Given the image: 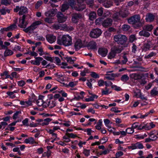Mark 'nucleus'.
I'll return each mask as SVG.
<instances>
[{
    "label": "nucleus",
    "instance_id": "obj_1",
    "mask_svg": "<svg viewBox=\"0 0 158 158\" xmlns=\"http://www.w3.org/2000/svg\"><path fill=\"white\" fill-rule=\"evenodd\" d=\"M72 40L71 36L65 35H63L61 39L57 40V43L59 45L63 44L65 46H69L72 44Z\"/></svg>",
    "mask_w": 158,
    "mask_h": 158
},
{
    "label": "nucleus",
    "instance_id": "obj_2",
    "mask_svg": "<svg viewBox=\"0 0 158 158\" xmlns=\"http://www.w3.org/2000/svg\"><path fill=\"white\" fill-rule=\"evenodd\" d=\"M114 40L118 44L122 45L127 42V38L125 35L118 34L114 36Z\"/></svg>",
    "mask_w": 158,
    "mask_h": 158
},
{
    "label": "nucleus",
    "instance_id": "obj_3",
    "mask_svg": "<svg viewBox=\"0 0 158 158\" xmlns=\"http://www.w3.org/2000/svg\"><path fill=\"white\" fill-rule=\"evenodd\" d=\"M127 21L128 22L131 24H135L139 23V26L140 27L142 25L140 23V17L138 15H135L131 16L128 19Z\"/></svg>",
    "mask_w": 158,
    "mask_h": 158
},
{
    "label": "nucleus",
    "instance_id": "obj_4",
    "mask_svg": "<svg viewBox=\"0 0 158 158\" xmlns=\"http://www.w3.org/2000/svg\"><path fill=\"white\" fill-rule=\"evenodd\" d=\"M102 33L101 29L99 28L93 29L90 33V36L94 38H96L99 37Z\"/></svg>",
    "mask_w": 158,
    "mask_h": 158
},
{
    "label": "nucleus",
    "instance_id": "obj_5",
    "mask_svg": "<svg viewBox=\"0 0 158 158\" xmlns=\"http://www.w3.org/2000/svg\"><path fill=\"white\" fill-rule=\"evenodd\" d=\"M19 11V15H23L28 12L27 8L24 6L19 7V6H16V8L14 9V11L15 12H17Z\"/></svg>",
    "mask_w": 158,
    "mask_h": 158
},
{
    "label": "nucleus",
    "instance_id": "obj_6",
    "mask_svg": "<svg viewBox=\"0 0 158 158\" xmlns=\"http://www.w3.org/2000/svg\"><path fill=\"white\" fill-rule=\"evenodd\" d=\"M41 23L40 21H37L33 23L29 27L25 29H24L23 31L27 33L29 31H31L35 29L38 26L41 24Z\"/></svg>",
    "mask_w": 158,
    "mask_h": 158
},
{
    "label": "nucleus",
    "instance_id": "obj_7",
    "mask_svg": "<svg viewBox=\"0 0 158 158\" xmlns=\"http://www.w3.org/2000/svg\"><path fill=\"white\" fill-rule=\"evenodd\" d=\"M56 17L57 18L58 21L60 23L65 22L67 18V16H65L61 12H58Z\"/></svg>",
    "mask_w": 158,
    "mask_h": 158
},
{
    "label": "nucleus",
    "instance_id": "obj_8",
    "mask_svg": "<svg viewBox=\"0 0 158 158\" xmlns=\"http://www.w3.org/2000/svg\"><path fill=\"white\" fill-rule=\"evenodd\" d=\"M82 15L80 13H74L72 15V21L73 23H77L80 19L82 18Z\"/></svg>",
    "mask_w": 158,
    "mask_h": 158
},
{
    "label": "nucleus",
    "instance_id": "obj_9",
    "mask_svg": "<svg viewBox=\"0 0 158 158\" xmlns=\"http://www.w3.org/2000/svg\"><path fill=\"white\" fill-rule=\"evenodd\" d=\"M77 1L78 4L75 7V9L76 10L81 11L85 8V5L81 3V2L83 1V0H77Z\"/></svg>",
    "mask_w": 158,
    "mask_h": 158
},
{
    "label": "nucleus",
    "instance_id": "obj_10",
    "mask_svg": "<svg viewBox=\"0 0 158 158\" xmlns=\"http://www.w3.org/2000/svg\"><path fill=\"white\" fill-rule=\"evenodd\" d=\"M112 20L110 18H107L103 21L102 23V26L105 27H107L112 25Z\"/></svg>",
    "mask_w": 158,
    "mask_h": 158
},
{
    "label": "nucleus",
    "instance_id": "obj_11",
    "mask_svg": "<svg viewBox=\"0 0 158 158\" xmlns=\"http://www.w3.org/2000/svg\"><path fill=\"white\" fill-rule=\"evenodd\" d=\"M111 49L114 51L116 54L119 53L123 50V47L122 46H120L119 45H115Z\"/></svg>",
    "mask_w": 158,
    "mask_h": 158
},
{
    "label": "nucleus",
    "instance_id": "obj_12",
    "mask_svg": "<svg viewBox=\"0 0 158 158\" xmlns=\"http://www.w3.org/2000/svg\"><path fill=\"white\" fill-rule=\"evenodd\" d=\"M47 40L50 43H52L56 40V37L55 36L52 34H48L46 36Z\"/></svg>",
    "mask_w": 158,
    "mask_h": 158
},
{
    "label": "nucleus",
    "instance_id": "obj_13",
    "mask_svg": "<svg viewBox=\"0 0 158 158\" xmlns=\"http://www.w3.org/2000/svg\"><path fill=\"white\" fill-rule=\"evenodd\" d=\"M98 52L99 54L102 57H105L106 56L108 52L107 49L104 48H101L98 49Z\"/></svg>",
    "mask_w": 158,
    "mask_h": 158
},
{
    "label": "nucleus",
    "instance_id": "obj_14",
    "mask_svg": "<svg viewBox=\"0 0 158 158\" xmlns=\"http://www.w3.org/2000/svg\"><path fill=\"white\" fill-rule=\"evenodd\" d=\"M155 16L151 13H148L146 16L145 20L147 22H152L155 19Z\"/></svg>",
    "mask_w": 158,
    "mask_h": 158
},
{
    "label": "nucleus",
    "instance_id": "obj_15",
    "mask_svg": "<svg viewBox=\"0 0 158 158\" xmlns=\"http://www.w3.org/2000/svg\"><path fill=\"white\" fill-rule=\"evenodd\" d=\"M56 10V9H52L46 12L45 15L47 17H53L55 15Z\"/></svg>",
    "mask_w": 158,
    "mask_h": 158
},
{
    "label": "nucleus",
    "instance_id": "obj_16",
    "mask_svg": "<svg viewBox=\"0 0 158 158\" xmlns=\"http://www.w3.org/2000/svg\"><path fill=\"white\" fill-rule=\"evenodd\" d=\"M44 97V96H41L39 97V99L36 101V103L38 106H43L44 107H45L44 105H46L45 104V102H44L43 100L42 99V98Z\"/></svg>",
    "mask_w": 158,
    "mask_h": 158
},
{
    "label": "nucleus",
    "instance_id": "obj_17",
    "mask_svg": "<svg viewBox=\"0 0 158 158\" xmlns=\"http://www.w3.org/2000/svg\"><path fill=\"white\" fill-rule=\"evenodd\" d=\"M48 104H46L45 105V107L48 106L50 108H52L56 106V102L55 101H51L50 100H47Z\"/></svg>",
    "mask_w": 158,
    "mask_h": 158
},
{
    "label": "nucleus",
    "instance_id": "obj_18",
    "mask_svg": "<svg viewBox=\"0 0 158 158\" xmlns=\"http://www.w3.org/2000/svg\"><path fill=\"white\" fill-rule=\"evenodd\" d=\"M69 6L68 3H64L61 5L60 7V10L62 12H64L67 10L69 8Z\"/></svg>",
    "mask_w": 158,
    "mask_h": 158
},
{
    "label": "nucleus",
    "instance_id": "obj_19",
    "mask_svg": "<svg viewBox=\"0 0 158 158\" xmlns=\"http://www.w3.org/2000/svg\"><path fill=\"white\" fill-rule=\"evenodd\" d=\"M82 46V44L81 40H77L74 44V47L76 50H78Z\"/></svg>",
    "mask_w": 158,
    "mask_h": 158
},
{
    "label": "nucleus",
    "instance_id": "obj_20",
    "mask_svg": "<svg viewBox=\"0 0 158 158\" xmlns=\"http://www.w3.org/2000/svg\"><path fill=\"white\" fill-rule=\"evenodd\" d=\"M151 46V43L150 41L145 43L143 48V50L146 51L149 50Z\"/></svg>",
    "mask_w": 158,
    "mask_h": 158
},
{
    "label": "nucleus",
    "instance_id": "obj_21",
    "mask_svg": "<svg viewBox=\"0 0 158 158\" xmlns=\"http://www.w3.org/2000/svg\"><path fill=\"white\" fill-rule=\"evenodd\" d=\"M120 14V16L123 18H125L127 17L128 15V11L125 10H120L119 11Z\"/></svg>",
    "mask_w": 158,
    "mask_h": 158
},
{
    "label": "nucleus",
    "instance_id": "obj_22",
    "mask_svg": "<svg viewBox=\"0 0 158 158\" xmlns=\"http://www.w3.org/2000/svg\"><path fill=\"white\" fill-rule=\"evenodd\" d=\"M19 21L20 24L19 25V26L21 28H25L27 24V21H24L21 20L20 19V18L19 19Z\"/></svg>",
    "mask_w": 158,
    "mask_h": 158
},
{
    "label": "nucleus",
    "instance_id": "obj_23",
    "mask_svg": "<svg viewBox=\"0 0 158 158\" xmlns=\"http://www.w3.org/2000/svg\"><path fill=\"white\" fill-rule=\"evenodd\" d=\"M139 35L141 36H143L146 37H148L150 35V34L145 30H143L139 32Z\"/></svg>",
    "mask_w": 158,
    "mask_h": 158
},
{
    "label": "nucleus",
    "instance_id": "obj_24",
    "mask_svg": "<svg viewBox=\"0 0 158 158\" xmlns=\"http://www.w3.org/2000/svg\"><path fill=\"white\" fill-rule=\"evenodd\" d=\"M150 94L152 96L158 95V89L157 87H155L152 89L150 92Z\"/></svg>",
    "mask_w": 158,
    "mask_h": 158
},
{
    "label": "nucleus",
    "instance_id": "obj_25",
    "mask_svg": "<svg viewBox=\"0 0 158 158\" xmlns=\"http://www.w3.org/2000/svg\"><path fill=\"white\" fill-rule=\"evenodd\" d=\"M36 60L34 62H31V63L33 64L39 65L40 64V61L43 60L42 58L41 57H37L35 58Z\"/></svg>",
    "mask_w": 158,
    "mask_h": 158
},
{
    "label": "nucleus",
    "instance_id": "obj_26",
    "mask_svg": "<svg viewBox=\"0 0 158 158\" xmlns=\"http://www.w3.org/2000/svg\"><path fill=\"white\" fill-rule=\"evenodd\" d=\"M131 76L132 78L135 80H139L142 78L140 75L137 73L132 74Z\"/></svg>",
    "mask_w": 158,
    "mask_h": 158
},
{
    "label": "nucleus",
    "instance_id": "obj_27",
    "mask_svg": "<svg viewBox=\"0 0 158 158\" xmlns=\"http://www.w3.org/2000/svg\"><path fill=\"white\" fill-rule=\"evenodd\" d=\"M89 19L91 20H92L96 18V14L94 11L91 12L89 14Z\"/></svg>",
    "mask_w": 158,
    "mask_h": 158
},
{
    "label": "nucleus",
    "instance_id": "obj_28",
    "mask_svg": "<svg viewBox=\"0 0 158 158\" xmlns=\"http://www.w3.org/2000/svg\"><path fill=\"white\" fill-rule=\"evenodd\" d=\"M25 142L26 143H31L33 144L34 143H36V142H35L33 138L31 137L28 139H26L25 140Z\"/></svg>",
    "mask_w": 158,
    "mask_h": 158
},
{
    "label": "nucleus",
    "instance_id": "obj_29",
    "mask_svg": "<svg viewBox=\"0 0 158 158\" xmlns=\"http://www.w3.org/2000/svg\"><path fill=\"white\" fill-rule=\"evenodd\" d=\"M113 2L111 1H107L104 3L103 6L106 8H109L112 5Z\"/></svg>",
    "mask_w": 158,
    "mask_h": 158
},
{
    "label": "nucleus",
    "instance_id": "obj_30",
    "mask_svg": "<svg viewBox=\"0 0 158 158\" xmlns=\"http://www.w3.org/2000/svg\"><path fill=\"white\" fill-rule=\"evenodd\" d=\"M90 94H91L92 96L90 97L89 98H87L85 99V101L86 102H89L94 101V98H98V96L92 94H91L89 93Z\"/></svg>",
    "mask_w": 158,
    "mask_h": 158
},
{
    "label": "nucleus",
    "instance_id": "obj_31",
    "mask_svg": "<svg viewBox=\"0 0 158 158\" xmlns=\"http://www.w3.org/2000/svg\"><path fill=\"white\" fill-rule=\"evenodd\" d=\"M153 28V27L152 25H148L143 27L144 30L148 31H151Z\"/></svg>",
    "mask_w": 158,
    "mask_h": 158
},
{
    "label": "nucleus",
    "instance_id": "obj_32",
    "mask_svg": "<svg viewBox=\"0 0 158 158\" xmlns=\"http://www.w3.org/2000/svg\"><path fill=\"white\" fill-rule=\"evenodd\" d=\"M120 14L119 12H116V13L114 14L113 15L112 17L115 20H120Z\"/></svg>",
    "mask_w": 158,
    "mask_h": 158
},
{
    "label": "nucleus",
    "instance_id": "obj_33",
    "mask_svg": "<svg viewBox=\"0 0 158 158\" xmlns=\"http://www.w3.org/2000/svg\"><path fill=\"white\" fill-rule=\"evenodd\" d=\"M1 3L2 4L6 6L10 5L11 3V2L10 0H1Z\"/></svg>",
    "mask_w": 158,
    "mask_h": 158
},
{
    "label": "nucleus",
    "instance_id": "obj_34",
    "mask_svg": "<svg viewBox=\"0 0 158 158\" xmlns=\"http://www.w3.org/2000/svg\"><path fill=\"white\" fill-rule=\"evenodd\" d=\"M90 48L92 49H95L96 48V44L95 42L94 41L90 42L89 44Z\"/></svg>",
    "mask_w": 158,
    "mask_h": 158
},
{
    "label": "nucleus",
    "instance_id": "obj_35",
    "mask_svg": "<svg viewBox=\"0 0 158 158\" xmlns=\"http://www.w3.org/2000/svg\"><path fill=\"white\" fill-rule=\"evenodd\" d=\"M13 54V52L11 50L7 49L4 52V56H6L11 55Z\"/></svg>",
    "mask_w": 158,
    "mask_h": 158
},
{
    "label": "nucleus",
    "instance_id": "obj_36",
    "mask_svg": "<svg viewBox=\"0 0 158 158\" xmlns=\"http://www.w3.org/2000/svg\"><path fill=\"white\" fill-rule=\"evenodd\" d=\"M111 52L109 53L108 55V58L110 59H111L114 58L116 54L112 49H111Z\"/></svg>",
    "mask_w": 158,
    "mask_h": 158
},
{
    "label": "nucleus",
    "instance_id": "obj_37",
    "mask_svg": "<svg viewBox=\"0 0 158 158\" xmlns=\"http://www.w3.org/2000/svg\"><path fill=\"white\" fill-rule=\"evenodd\" d=\"M129 79V77L127 74L123 75L121 78V81L125 82Z\"/></svg>",
    "mask_w": 158,
    "mask_h": 158
},
{
    "label": "nucleus",
    "instance_id": "obj_38",
    "mask_svg": "<svg viewBox=\"0 0 158 158\" xmlns=\"http://www.w3.org/2000/svg\"><path fill=\"white\" fill-rule=\"evenodd\" d=\"M103 19L102 18H99L95 20V23L96 25H100L103 22Z\"/></svg>",
    "mask_w": 158,
    "mask_h": 158
},
{
    "label": "nucleus",
    "instance_id": "obj_39",
    "mask_svg": "<svg viewBox=\"0 0 158 158\" xmlns=\"http://www.w3.org/2000/svg\"><path fill=\"white\" fill-rule=\"evenodd\" d=\"M130 28V26L128 25L124 24L123 25L122 28L124 31H128Z\"/></svg>",
    "mask_w": 158,
    "mask_h": 158
},
{
    "label": "nucleus",
    "instance_id": "obj_40",
    "mask_svg": "<svg viewBox=\"0 0 158 158\" xmlns=\"http://www.w3.org/2000/svg\"><path fill=\"white\" fill-rule=\"evenodd\" d=\"M156 55V53L154 52H152L150 54H148V55L147 56H145L144 58L145 59H148L150 58L151 57H152L153 56H155Z\"/></svg>",
    "mask_w": 158,
    "mask_h": 158
},
{
    "label": "nucleus",
    "instance_id": "obj_41",
    "mask_svg": "<svg viewBox=\"0 0 158 158\" xmlns=\"http://www.w3.org/2000/svg\"><path fill=\"white\" fill-rule=\"evenodd\" d=\"M136 39L135 36L134 35H131L129 38V40L130 42L132 43Z\"/></svg>",
    "mask_w": 158,
    "mask_h": 158
},
{
    "label": "nucleus",
    "instance_id": "obj_42",
    "mask_svg": "<svg viewBox=\"0 0 158 158\" xmlns=\"http://www.w3.org/2000/svg\"><path fill=\"white\" fill-rule=\"evenodd\" d=\"M103 13V9L100 8L98 9L97 11V14L98 15L101 16L102 15Z\"/></svg>",
    "mask_w": 158,
    "mask_h": 158
},
{
    "label": "nucleus",
    "instance_id": "obj_43",
    "mask_svg": "<svg viewBox=\"0 0 158 158\" xmlns=\"http://www.w3.org/2000/svg\"><path fill=\"white\" fill-rule=\"evenodd\" d=\"M43 2L40 0L38 1L35 5V8L38 9L42 4Z\"/></svg>",
    "mask_w": 158,
    "mask_h": 158
},
{
    "label": "nucleus",
    "instance_id": "obj_44",
    "mask_svg": "<svg viewBox=\"0 0 158 158\" xmlns=\"http://www.w3.org/2000/svg\"><path fill=\"white\" fill-rule=\"evenodd\" d=\"M132 67L134 68H137V70H136V71H140L142 69H144V68L140 65H134Z\"/></svg>",
    "mask_w": 158,
    "mask_h": 158
},
{
    "label": "nucleus",
    "instance_id": "obj_45",
    "mask_svg": "<svg viewBox=\"0 0 158 158\" xmlns=\"http://www.w3.org/2000/svg\"><path fill=\"white\" fill-rule=\"evenodd\" d=\"M136 148H138L139 149H142L143 148V144L139 142H137L135 143Z\"/></svg>",
    "mask_w": 158,
    "mask_h": 158
},
{
    "label": "nucleus",
    "instance_id": "obj_46",
    "mask_svg": "<svg viewBox=\"0 0 158 158\" xmlns=\"http://www.w3.org/2000/svg\"><path fill=\"white\" fill-rule=\"evenodd\" d=\"M126 132L129 134H132L134 132V130L131 128H128L126 129Z\"/></svg>",
    "mask_w": 158,
    "mask_h": 158
},
{
    "label": "nucleus",
    "instance_id": "obj_47",
    "mask_svg": "<svg viewBox=\"0 0 158 158\" xmlns=\"http://www.w3.org/2000/svg\"><path fill=\"white\" fill-rule=\"evenodd\" d=\"M111 88L114 89V90L117 91H119L122 90L120 87L117 86L116 85H112Z\"/></svg>",
    "mask_w": 158,
    "mask_h": 158
},
{
    "label": "nucleus",
    "instance_id": "obj_48",
    "mask_svg": "<svg viewBox=\"0 0 158 158\" xmlns=\"http://www.w3.org/2000/svg\"><path fill=\"white\" fill-rule=\"evenodd\" d=\"M90 75L92 77L95 78H98L99 77V76L98 74L94 72H92Z\"/></svg>",
    "mask_w": 158,
    "mask_h": 158
},
{
    "label": "nucleus",
    "instance_id": "obj_49",
    "mask_svg": "<svg viewBox=\"0 0 158 158\" xmlns=\"http://www.w3.org/2000/svg\"><path fill=\"white\" fill-rule=\"evenodd\" d=\"M44 21L47 23H52V19L49 18H46L44 19Z\"/></svg>",
    "mask_w": 158,
    "mask_h": 158
},
{
    "label": "nucleus",
    "instance_id": "obj_50",
    "mask_svg": "<svg viewBox=\"0 0 158 158\" xmlns=\"http://www.w3.org/2000/svg\"><path fill=\"white\" fill-rule=\"evenodd\" d=\"M66 135H68L69 137V138H74L77 137L76 135H74L72 133L70 134L68 133H66Z\"/></svg>",
    "mask_w": 158,
    "mask_h": 158
},
{
    "label": "nucleus",
    "instance_id": "obj_51",
    "mask_svg": "<svg viewBox=\"0 0 158 158\" xmlns=\"http://www.w3.org/2000/svg\"><path fill=\"white\" fill-rule=\"evenodd\" d=\"M123 60H122L121 64H125L127 61L128 60L126 56H124L123 57Z\"/></svg>",
    "mask_w": 158,
    "mask_h": 158
},
{
    "label": "nucleus",
    "instance_id": "obj_52",
    "mask_svg": "<svg viewBox=\"0 0 158 158\" xmlns=\"http://www.w3.org/2000/svg\"><path fill=\"white\" fill-rule=\"evenodd\" d=\"M7 94L10 96V97L11 98H13L15 97V95H12L14 94V92H7L6 93Z\"/></svg>",
    "mask_w": 158,
    "mask_h": 158
},
{
    "label": "nucleus",
    "instance_id": "obj_53",
    "mask_svg": "<svg viewBox=\"0 0 158 158\" xmlns=\"http://www.w3.org/2000/svg\"><path fill=\"white\" fill-rule=\"evenodd\" d=\"M9 27L11 31L13 30L14 29L16 28L17 27L15 24H13L10 25Z\"/></svg>",
    "mask_w": 158,
    "mask_h": 158
},
{
    "label": "nucleus",
    "instance_id": "obj_54",
    "mask_svg": "<svg viewBox=\"0 0 158 158\" xmlns=\"http://www.w3.org/2000/svg\"><path fill=\"white\" fill-rule=\"evenodd\" d=\"M25 106H24L25 107H27L29 106H31L32 105L31 102L30 100H28L27 101H25Z\"/></svg>",
    "mask_w": 158,
    "mask_h": 158
},
{
    "label": "nucleus",
    "instance_id": "obj_55",
    "mask_svg": "<svg viewBox=\"0 0 158 158\" xmlns=\"http://www.w3.org/2000/svg\"><path fill=\"white\" fill-rule=\"evenodd\" d=\"M138 123H135L132 125L131 128L133 129H134L135 128H137L138 127Z\"/></svg>",
    "mask_w": 158,
    "mask_h": 158
},
{
    "label": "nucleus",
    "instance_id": "obj_56",
    "mask_svg": "<svg viewBox=\"0 0 158 158\" xmlns=\"http://www.w3.org/2000/svg\"><path fill=\"white\" fill-rule=\"evenodd\" d=\"M25 84V82L23 81H21L18 82V85L20 86H23Z\"/></svg>",
    "mask_w": 158,
    "mask_h": 158
},
{
    "label": "nucleus",
    "instance_id": "obj_57",
    "mask_svg": "<svg viewBox=\"0 0 158 158\" xmlns=\"http://www.w3.org/2000/svg\"><path fill=\"white\" fill-rule=\"evenodd\" d=\"M123 153L122 152H117L115 154L116 157H119L123 155Z\"/></svg>",
    "mask_w": 158,
    "mask_h": 158
},
{
    "label": "nucleus",
    "instance_id": "obj_58",
    "mask_svg": "<svg viewBox=\"0 0 158 158\" xmlns=\"http://www.w3.org/2000/svg\"><path fill=\"white\" fill-rule=\"evenodd\" d=\"M44 58L52 62H53V60L51 57L45 56Z\"/></svg>",
    "mask_w": 158,
    "mask_h": 158
},
{
    "label": "nucleus",
    "instance_id": "obj_59",
    "mask_svg": "<svg viewBox=\"0 0 158 158\" xmlns=\"http://www.w3.org/2000/svg\"><path fill=\"white\" fill-rule=\"evenodd\" d=\"M52 27L56 29L57 30L59 29L60 27H59V24H54L52 26Z\"/></svg>",
    "mask_w": 158,
    "mask_h": 158
},
{
    "label": "nucleus",
    "instance_id": "obj_60",
    "mask_svg": "<svg viewBox=\"0 0 158 158\" xmlns=\"http://www.w3.org/2000/svg\"><path fill=\"white\" fill-rule=\"evenodd\" d=\"M84 153L85 156H88L89 154V150L85 149L84 151Z\"/></svg>",
    "mask_w": 158,
    "mask_h": 158
},
{
    "label": "nucleus",
    "instance_id": "obj_61",
    "mask_svg": "<svg viewBox=\"0 0 158 158\" xmlns=\"http://www.w3.org/2000/svg\"><path fill=\"white\" fill-rule=\"evenodd\" d=\"M104 83V82L103 80H100L98 81V85L99 86H102L103 85Z\"/></svg>",
    "mask_w": 158,
    "mask_h": 158
},
{
    "label": "nucleus",
    "instance_id": "obj_62",
    "mask_svg": "<svg viewBox=\"0 0 158 158\" xmlns=\"http://www.w3.org/2000/svg\"><path fill=\"white\" fill-rule=\"evenodd\" d=\"M93 0H87L86 1L87 3L90 6H91L93 3Z\"/></svg>",
    "mask_w": 158,
    "mask_h": 158
},
{
    "label": "nucleus",
    "instance_id": "obj_63",
    "mask_svg": "<svg viewBox=\"0 0 158 158\" xmlns=\"http://www.w3.org/2000/svg\"><path fill=\"white\" fill-rule=\"evenodd\" d=\"M136 46L135 44H133V46L132 47V52L135 53L136 51Z\"/></svg>",
    "mask_w": 158,
    "mask_h": 158
},
{
    "label": "nucleus",
    "instance_id": "obj_64",
    "mask_svg": "<svg viewBox=\"0 0 158 158\" xmlns=\"http://www.w3.org/2000/svg\"><path fill=\"white\" fill-rule=\"evenodd\" d=\"M59 27H60L59 29H62L67 27V25L65 24L62 25L60 24H59Z\"/></svg>",
    "mask_w": 158,
    "mask_h": 158
}]
</instances>
